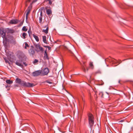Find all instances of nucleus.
I'll return each mask as SVG.
<instances>
[{
  "mask_svg": "<svg viewBox=\"0 0 133 133\" xmlns=\"http://www.w3.org/2000/svg\"><path fill=\"white\" fill-rule=\"evenodd\" d=\"M88 120L89 124L91 126H92L94 123V116L91 113L88 114Z\"/></svg>",
  "mask_w": 133,
  "mask_h": 133,
  "instance_id": "obj_1",
  "label": "nucleus"
},
{
  "mask_svg": "<svg viewBox=\"0 0 133 133\" xmlns=\"http://www.w3.org/2000/svg\"><path fill=\"white\" fill-rule=\"evenodd\" d=\"M21 85L24 87H32L34 86L33 83L26 82L23 81H22Z\"/></svg>",
  "mask_w": 133,
  "mask_h": 133,
  "instance_id": "obj_2",
  "label": "nucleus"
},
{
  "mask_svg": "<svg viewBox=\"0 0 133 133\" xmlns=\"http://www.w3.org/2000/svg\"><path fill=\"white\" fill-rule=\"evenodd\" d=\"M35 48L36 49V51L37 52L39 51H41V52H43L44 51V49L39 44H36L35 45Z\"/></svg>",
  "mask_w": 133,
  "mask_h": 133,
  "instance_id": "obj_3",
  "label": "nucleus"
},
{
  "mask_svg": "<svg viewBox=\"0 0 133 133\" xmlns=\"http://www.w3.org/2000/svg\"><path fill=\"white\" fill-rule=\"evenodd\" d=\"M6 55L8 58L9 60L10 61H11V57L13 56V53L12 52L9 51H6Z\"/></svg>",
  "mask_w": 133,
  "mask_h": 133,
  "instance_id": "obj_4",
  "label": "nucleus"
},
{
  "mask_svg": "<svg viewBox=\"0 0 133 133\" xmlns=\"http://www.w3.org/2000/svg\"><path fill=\"white\" fill-rule=\"evenodd\" d=\"M41 70L42 71L41 76L47 75L49 72L48 68H45L43 70Z\"/></svg>",
  "mask_w": 133,
  "mask_h": 133,
  "instance_id": "obj_5",
  "label": "nucleus"
},
{
  "mask_svg": "<svg viewBox=\"0 0 133 133\" xmlns=\"http://www.w3.org/2000/svg\"><path fill=\"white\" fill-rule=\"evenodd\" d=\"M32 48H30L29 50V53L30 55L32 57H33L35 55V51L33 49L34 47L33 46H31Z\"/></svg>",
  "mask_w": 133,
  "mask_h": 133,
  "instance_id": "obj_6",
  "label": "nucleus"
},
{
  "mask_svg": "<svg viewBox=\"0 0 133 133\" xmlns=\"http://www.w3.org/2000/svg\"><path fill=\"white\" fill-rule=\"evenodd\" d=\"M41 70L35 71L32 73V75L34 76H37L40 75H41Z\"/></svg>",
  "mask_w": 133,
  "mask_h": 133,
  "instance_id": "obj_7",
  "label": "nucleus"
},
{
  "mask_svg": "<svg viewBox=\"0 0 133 133\" xmlns=\"http://www.w3.org/2000/svg\"><path fill=\"white\" fill-rule=\"evenodd\" d=\"M32 2L30 4V6H28V9L27 10H26V19H27L28 18V14H29V13H30V11H31L32 8V6H31V5L32 4Z\"/></svg>",
  "mask_w": 133,
  "mask_h": 133,
  "instance_id": "obj_8",
  "label": "nucleus"
},
{
  "mask_svg": "<svg viewBox=\"0 0 133 133\" xmlns=\"http://www.w3.org/2000/svg\"><path fill=\"white\" fill-rule=\"evenodd\" d=\"M22 61L20 60H17L16 61L15 64L17 65L20 67L23 66V65L22 64Z\"/></svg>",
  "mask_w": 133,
  "mask_h": 133,
  "instance_id": "obj_9",
  "label": "nucleus"
},
{
  "mask_svg": "<svg viewBox=\"0 0 133 133\" xmlns=\"http://www.w3.org/2000/svg\"><path fill=\"white\" fill-rule=\"evenodd\" d=\"M5 30L4 29H2L0 30V34H1V36L3 38H4L6 35V33Z\"/></svg>",
  "mask_w": 133,
  "mask_h": 133,
  "instance_id": "obj_10",
  "label": "nucleus"
},
{
  "mask_svg": "<svg viewBox=\"0 0 133 133\" xmlns=\"http://www.w3.org/2000/svg\"><path fill=\"white\" fill-rule=\"evenodd\" d=\"M10 43L11 44L15 45L16 44L17 42L15 39L13 37L10 41Z\"/></svg>",
  "mask_w": 133,
  "mask_h": 133,
  "instance_id": "obj_11",
  "label": "nucleus"
},
{
  "mask_svg": "<svg viewBox=\"0 0 133 133\" xmlns=\"http://www.w3.org/2000/svg\"><path fill=\"white\" fill-rule=\"evenodd\" d=\"M19 21L17 19H14L11 20L9 22V23L11 24H17Z\"/></svg>",
  "mask_w": 133,
  "mask_h": 133,
  "instance_id": "obj_12",
  "label": "nucleus"
},
{
  "mask_svg": "<svg viewBox=\"0 0 133 133\" xmlns=\"http://www.w3.org/2000/svg\"><path fill=\"white\" fill-rule=\"evenodd\" d=\"M44 59L49 60V57L47 53V49H46L44 51Z\"/></svg>",
  "mask_w": 133,
  "mask_h": 133,
  "instance_id": "obj_13",
  "label": "nucleus"
},
{
  "mask_svg": "<svg viewBox=\"0 0 133 133\" xmlns=\"http://www.w3.org/2000/svg\"><path fill=\"white\" fill-rule=\"evenodd\" d=\"M6 31L8 33L13 34L15 32V30L12 29L7 28Z\"/></svg>",
  "mask_w": 133,
  "mask_h": 133,
  "instance_id": "obj_14",
  "label": "nucleus"
},
{
  "mask_svg": "<svg viewBox=\"0 0 133 133\" xmlns=\"http://www.w3.org/2000/svg\"><path fill=\"white\" fill-rule=\"evenodd\" d=\"M45 27H46V29L45 30L43 29L42 30V32H44V33H45L46 34H47L48 33V30H49L48 26V25H47L45 26Z\"/></svg>",
  "mask_w": 133,
  "mask_h": 133,
  "instance_id": "obj_15",
  "label": "nucleus"
},
{
  "mask_svg": "<svg viewBox=\"0 0 133 133\" xmlns=\"http://www.w3.org/2000/svg\"><path fill=\"white\" fill-rule=\"evenodd\" d=\"M22 81L21 79L19 78H17L15 80L16 83H18L21 85V84Z\"/></svg>",
  "mask_w": 133,
  "mask_h": 133,
  "instance_id": "obj_16",
  "label": "nucleus"
},
{
  "mask_svg": "<svg viewBox=\"0 0 133 133\" xmlns=\"http://www.w3.org/2000/svg\"><path fill=\"white\" fill-rule=\"evenodd\" d=\"M33 36L36 41L37 42H38L39 41V39L38 37L35 35L34 34H33Z\"/></svg>",
  "mask_w": 133,
  "mask_h": 133,
  "instance_id": "obj_17",
  "label": "nucleus"
},
{
  "mask_svg": "<svg viewBox=\"0 0 133 133\" xmlns=\"http://www.w3.org/2000/svg\"><path fill=\"white\" fill-rule=\"evenodd\" d=\"M31 0H27L26 2V5L27 6L28 5V3L30 2ZM38 0H33L32 3H34L36 2Z\"/></svg>",
  "mask_w": 133,
  "mask_h": 133,
  "instance_id": "obj_18",
  "label": "nucleus"
},
{
  "mask_svg": "<svg viewBox=\"0 0 133 133\" xmlns=\"http://www.w3.org/2000/svg\"><path fill=\"white\" fill-rule=\"evenodd\" d=\"M42 38L44 42L46 44L47 43V42L46 40V37L45 36H42Z\"/></svg>",
  "mask_w": 133,
  "mask_h": 133,
  "instance_id": "obj_19",
  "label": "nucleus"
},
{
  "mask_svg": "<svg viewBox=\"0 0 133 133\" xmlns=\"http://www.w3.org/2000/svg\"><path fill=\"white\" fill-rule=\"evenodd\" d=\"M111 18L114 20L115 19L117 18V17L116 15L115 14H112L111 15Z\"/></svg>",
  "mask_w": 133,
  "mask_h": 133,
  "instance_id": "obj_20",
  "label": "nucleus"
},
{
  "mask_svg": "<svg viewBox=\"0 0 133 133\" xmlns=\"http://www.w3.org/2000/svg\"><path fill=\"white\" fill-rule=\"evenodd\" d=\"M108 58L109 59L110 61L112 62V63L114 64L115 61V59L110 57H109Z\"/></svg>",
  "mask_w": 133,
  "mask_h": 133,
  "instance_id": "obj_21",
  "label": "nucleus"
},
{
  "mask_svg": "<svg viewBox=\"0 0 133 133\" xmlns=\"http://www.w3.org/2000/svg\"><path fill=\"white\" fill-rule=\"evenodd\" d=\"M6 83L8 84H11L13 83V81L9 79H7L6 81Z\"/></svg>",
  "mask_w": 133,
  "mask_h": 133,
  "instance_id": "obj_22",
  "label": "nucleus"
},
{
  "mask_svg": "<svg viewBox=\"0 0 133 133\" xmlns=\"http://www.w3.org/2000/svg\"><path fill=\"white\" fill-rule=\"evenodd\" d=\"M27 36V34L25 33H23L22 34V37L23 39H25Z\"/></svg>",
  "mask_w": 133,
  "mask_h": 133,
  "instance_id": "obj_23",
  "label": "nucleus"
},
{
  "mask_svg": "<svg viewBox=\"0 0 133 133\" xmlns=\"http://www.w3.org/2000/svg\"><path fill=\"white\" fill-rule=\"evenodd\" d=\"M46 13L48 15H50L52 14V11L51 10L48 9L46 11Z\"/></svg>",
  "mask_w": 133,
  "mask_h": 133,
  "instance_id": "obj_24",
  "label": "nucleus"
},
{
  "mask_svg": "<svg viewBox=\"0 0 133 133\" xmlns=\"http://www.w3.org/2000/svg\"><path fill=\"white\" fill-rule=\"evenodd\" d=\"M121 62L122 61H121L120 60H118V61H117L115 59L114 64H116L118 63V64H119L121 63Z\"/></svg>",
  "mask_w": 133,
  "mask_h": 133,
  "instance_id": "obj_25",
  "label": "nucleus"
},
{
  "mask_svg": "<svg viewBox=\"0 0 133 133\" xmlns=\"http://www.w3.org/2000/svg\"><path fill=\"white\" fill-rule=\"evenodd\" d=\"M3 59L5 60L6 63H8L9 64H10V62H9L8 59L4 57Z\"/></svg>",
  "mask_w": 133,
  "mask_h": 133,
  "instance_id": "obj_26",
  "label": "nucleus"
},
{
  "mask_svg": "<svg viewBox=\"0 0 133 133\" xmlns=\"http://www.w3.org/2000/svg\"><path fill=\"white\" fill-rule=\"evenodd\" d=\"M85 62H83V65L82 66H83V70L85 72V67L86 66V65L85 64Z\"/></svg>",
  "mask_w": 133,
  "mask_h": 133,
  "instance_id": "obj_27",
  "label": "nucleus"
},
{
  "mask_svg": "<svg viewBox=\"0 0 133 133\" xmlns=\"http://www.w3.org/2000/svg\"><path fill=\"white\" fill-rule=\"evenodd\" d=\"M25 46L24 47V48L25 49H26L27 47H29V46L28 44L26 42L24 43Z\"/></svg>",
  "mask_w": 133,
  "mask_h": 133,
  "instance_id": "obj_28",
  "label": "nucleus"
},
{
  "mask_svg": "<svg viewBox=\"0 0 133 133\" xmlns=\"http://www.w3.org/2000/svg\"><path fill=\"white\" fill-rule=\"evenodd\" d=\"M63 48L65 50H68L69 51H70V50H69L68 48L66 46H63Z\"/></svg>",
  "mask_w": 133,
  "mask_h": 133,
  "instance_id": "obj_29",
  "label": "nucleus"
},
{
  "mask_svg": "<svg viewBox=\"0 0 133 133\" xmlns=\"http://www.w3.org/2000/svg\"><path fill=\"white\" fill-rule=\"evenodd\" d=\"M22 30L23 31H27L28 29L26 28V26H24L22 28Z\"/></svg>",
  "mask_w": 133,
  "mask_h": 133,
  "instance_id": "obj_30",
  "label": "nucleus"
},
{
  "mask_svg": "<svg viewBox=\"0 0 133 133\" xmlns=\"http://www.w3.org/2000/svg\"><path fill=\"white\" fill-rule=\"evenodd\" d=\"M38 61L37 59H35L34 61L33 62V63L35 64L36 63H38Z\"/></svg>",
  "mask_w": 133,
  "mask_h": 133,
  "instance_id": "obj_31",
  "label": "nucleus"
},
{
  "mask_svg": "<svg viewBox=\"0 0 133 133\" xmlns=\"http://www.w3.org/2000/svg\"><path fill=\"white\" fill-rule=\"evenodd\" d=\"M89 65L90 67H91L92 68H93V63L92 62H90L89 63Z\"/></svg>",
  "mask_w": 133,
  "mask_h": 133,
  "instance_id": "obj_32",
  "label": "nucleus"
},
{
  "mask_svg": "<svg viewBox=\"0 0 133 133\" xmlns=\"http://www.w3.org/2000/svg\"><path fill=\"white\" fill-rule=\"evenodd\" d=\"M99 95L101 97H103V94L102 92H100L99 93Z\"/></svg>",
  "mask_w": 133,
  "mask_h": 133,
  "instance_id": "obj_33",
  "label": "nucleus"
},
{
  "mask_svg": "<svg viewBox=\"0 0 133 133\" xmlns=\"http://www.w3.org/2000/svg\"><path fill=\"white\" fill-rule=\"evenodd\" d=\"M42 17L40 16L39 18V22L41 23L42 21Z\"/></svg>",
  "mask_w": 133,
  "mask_h": 133,
  "instance_id": "obj_34",
  "label": "nucleus"
},
{
  "mask_svg": "<svg viewBox=\"0 0 133 133\" xmlns=\"http://www.w3.org/2000/svg\"><path fill=\"white\" fill-rule=\"evenodd\" d=\"M46 82L49 84H51L52 83L51 82L49 81H46Z\"/></svg>",
  "mask_w": 133,
  "mask_h": 133,
  "instance_id": "obj_35",
  "label": "nucleus"
},
{
  "mask_svg": "<svg viewBox=\"0 0 133 133\" xmlns=\"http://www.w3.org/2000/svg\"><path fill=\"white\" fill-rule=\"evenodd\" d=\"M52 2L51 1V0H50L49 1V4L50 5H51L52 4Z\"/></svg>",
  "mask_w": 133,
  "mask_h": 133,
  "instance_id": "obj_36",
  "label": "nucleus"
},
{
  "mask_svg": "<svg viewBox=\"0 0 133 133\" xmlns=\"http://www.w3.org/2000/svg\"><path fill=\"white\" fill-rule=\"evenodd\" d=\"M40 16H41V17L43 16L42 12V11H41L40 13Z\"/></svg>",
  "mask_w": 133,
  "mask_h": 133,
  "instance_id": "obj_37",
  "label": "nucleus"
},
{
  "mask_svg": "<svg viewBox=\"0 0 133 133\" xmlns=\"http://www.w3.org/2000/svg\"><path fill=\"white\" fill-rule=\"evenodd\" d=\"M23 64H24L25 65V66H26L27 65V64L25 62H23Z\"/></svg>",
  "mask_w": 133,
  "mask_h": 133,
  "instance_id": "obj_38",
  "label": "nucleus"
},
{
  "mask_svg": "<svg viewBox=\"0 0 133 133\" xmlns=\"http://www.w3.org/2000/svg\"><path fill=\"white\" fill-rule=\"evenodd\" d=\"M5 88H6L7 89V88H8V87H10V86H8V85H6V86H5Z\"/></svg>",
  "mask_w": 133,
  "mask_h": 133,
  "instance_id": "obj_39",
  "label": "nucleus"
},
{
  "mask_svg": "<svg viewBox=\"0 0 133 133\" xmlns=\"http://www.w3.org/2000/svg\"><path fill=\"white\" fill-rule=\"evenodd\" d=\"M4 43V45L5 46H6V42L5 43Z\"/></svg>",
  "mask_w": 133,
  "mask_h": 133,
  "instance_id": "obj_40",
  "label": "nucleus"
},
{
  "mask_svg": "<svg viewBox=\"0 0 133 133\" xmlns=\"http://www.w3.org/2000/svg\"><path fill=\"white\" fill-rule=\"evenodd\" d=\"M28 32L29 33V35H30V32H31L30 30H29L28 31Z\"/></svg>",
  "mask_w": 133,
  "mask_h": 133,
  "instance_id": "obj_41",
  "label": "nucleus"
},
{
  "mask_svg": "<svg viewBox=\"0 0 133 133\" xmlns=\"http://www.w3.org/2000/svg\"><path fill=\"white\" fill-rule=\"evenodd\" d=\"M48 48L49 50H50L51 49L50 47L49 46H48Z\"/></svg>",
  "mask_w": 133,
  "mask_h": 133,
  "instance_id": "obj_42",
  "label": "nucleus"
},
{
  "mask_svg": "<svg viewBox=\"0 0 133 133\" xmlns=\"http://www.w3.org/2000/svg\"><path fill=\"white\" fill-rule=\"evenodd\" d=\"M23 24V23H21L19 24L20 26H21Z\"/></svg>",
  "mask_w": 133,
  "mask_h": 133,
  "instance_id": "obj_43",
  "label": "nucleus"
},
{
  "mask_svg": "<svg viewBox=\"0 0 133 133\" xmlns=\"http://www.w3.org/2000/svg\"><path fill=\"white\" fill-rule=\"evenodd\" d=\"M123 121V120H121L119 122H122Z\"/></svg>",
  "mask_w": 133,
  "mask_h": 133,
  "instance_id": "obj_44",
  "label": "nucleus"
},
{
  "mask_svg": "<svg viewBox=\"0 0 133 133\" xmlns=\"http://www.w3.org/2000/svg\"><path fill=\"white\" fill-rule=\"evenodd\" d=\"M48 46H44V47H45V48H46V47H47L48 48Z\"/></svg>",
  "mask_w": 133,
  "mask_h": 133,
  "instance_id": "obj_45",
  "label": "nucleus"
},
{
  "mask_svg": "<svg viewBox=\"0 0 133 133\" xmlns=\"http://www.w3.org/2000/svg\"><path fill=\"white\" fill-rule=\"evenodd\" d=\"M50 0H45V1L46 2H47V1H49Z\"/></svg>",
  "mask_w": 133,
  "mask_h": 133,
  "instance_id": "obj_46",
  "label": "nucleus"
},
{
  "mask_svg": "<svg viewBox=\"0 0 133 133\" xmlns=\"http://www.w3.org/2000/svg\"><path fill=\"white\" fill-rule=\"evenodd\" d=\"M82 100H83V101H84V99H83V97H82Z\"/></svg>",
  "mask_w": 133,
  "mask_h": 133,
  "instance_id": "obj_47",
  "label": "nucleus"
},
{
  "mask_svg": "<svg viewBox=\"0 0 133 133\" xmlns=\"http://www.w3.org/2000/svg\"><path fill=\"white\" fill-rule=\"evenodd\" d=\"M82 95H83L84 96V94H83V92H82Z\"/></svg>",
  "mask_w": 133,
  "mask_h": 133,
  "instance_id": "obj_48",
  "label": "nucleus"
},
{
  "mask_svg": "<svg viewBox=\"0 0 133 133\" xmlns=\"http://www.w3.org/2000/svg\"><path fill=\"white\" fill-rule=\"evenodd\" d=\"M118 82H119V83H120V81H119H119Z\"/></svg>",
  "mask_w": 133,
  "mask_h": 133,
  "instance_id": "obj_49",
  "label": "nucleus"
},
{
  "mask_svg": "<svg viewBox=\"0 0 133 133\" xmlns=\"http://www.w3.org/2000/svg\"><path fill=\"white\" fill-rule=\"evenodd\" d=\"M15 86L18 87V85H16Z\"/></svg>",
  "mask_w": 133,
  "mask_h": 133,
  "instance_id": "obj_50",
  "label": "nucleus"
},
{
  "mask_svg": "<svg viewBox=\"0 0 133 133\" xmlns=\"http://www.w3.org/2000/svg\"><path fill=\"white\" fill-rule=\"evenodd\" d=\"M9 90V89H7V90Z\"/></svg>",
  "mask_w": 133,
  "mask_h": 133,
  "instance_id": "obj_51",
  "label": "nucleus"
},
{
  "mask_svg": "<svg viewBox=\"0 0 133 133\" xmlns=\"http://www.w3.org/2000/svg\"><path fill=\"white\" fill-rule=\"evenodd\" d=\"M125 60V59H124V60H123V61H124Z\"/></svg>",
  "mask_w": 133,
  "mask_h": 133,
  "instance_id": "obj_52",
  "label": "nucleus"
}]
</instances>
